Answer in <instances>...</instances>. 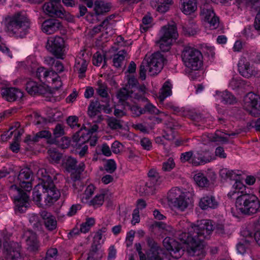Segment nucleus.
<instances>
[{
	"label": "nucleus",
	"mask_w": 260,
	"mask_h": 260,
	"mask_svg": "<svg viewBox=\"0 0 260 260\" xmlns=\"http://www.w3.org/2000/svg\"><path fill=\"white\" fill-rule=\"evenodd\" d=\"M213 229L212 221L204 219L191 226L188 229V233H178V237L182 243L187 245V251L188 254L201 260L206 254L203 241L210 237Z\"/></svg>",
	"instance_id": "nucleus-1"
},
{
	"label": "nucleus",
	"mask_w": 260,
	"mask_h": 260,
	"mask_svg": "<svg viewBox=\"0 0 260 260\" xmlns=\"http://www.w3.org/2000/svg\"><path fill=\"white\" fill-rule=\"evenodd\" d=\"M32 173L30 169H22L14 181V184L9 187V193L13 198L15 205V210L20 213L24 212L29 205V197L27 192H29L32 187L31 180Z\"/></svg>",
	"instance_id": "nucleus-2"
},
{
	"label": "nucleus",
	"mask_w": 260,
	"mask_h": 260,
	"mask_svg": "<svg viewBox=\"0 0 260 260\" xmlns=\"http://www.w3.org/2000/svg\"><path fill=\"white\" fill-rule=\"evenodd\" d=\"M37 175L41 182L34 188L33 201L39 207L50 206L58 200L60 192L45 169H39Z\"/></svg>",
	"instance_id": "nucleus-3"
},
{
	"label": "nucleus",
	"mask_w": 260,
	"mask_h": 260,
	"mask_svg": "<svg viewBox=\"0 0 260 260\" xmlns=\"http://www.w3.org/2000/svg\"><path fill=\"white\" fill-rule=\"evenodd\" d=\"M236 198V207L243 214L252 215L260 212V201L255 195L242 190Z\"/></svg>",
	"instance_id": "nucleus-4"
},
{
	"label": "nucleus",
	"mask_w": 260,
	"mask_h": 260,
	"mask_svg": "<svg viewBox=\"0 0 260 260\" xmlns=\"http://www.w3.org/2000/svg\"><path fill=\"white\" fill-rule=\"evenodd\" d=\"M164 61V57L159 52H155L147 59L143 60L139 69L140 78L142 80L146 79L147 70L150 76L159 73L163 68Z\"/></svg>",
	"instance_id": "nucleus-5"
},
{
	"label": "nucleus",
	"mask_w": 260,
	"mask_h": 260,
	"mask_svg": "<svg viewBox=\"0 0 260 260\" xmlns=\"http://www.w3.org/2000/svg\"><path fill=\"white\" fill-rule=\"evenodd\" d=\"M7 27L10 34L16 38H22L28 32L29 23L24 13L18 12L10 18Z\"/></svg>",
	"instance_id": "nucleus-6"
},
{
	"label": "nucleus",
	"mask_w": 260,
	"mask_h": 260,
	"mask_svg": "<svg viewBox=\"0 0 260 260\" xmlns=\"http://www.w3.org/2000/svg\"><path fill=\"white\" fill-rule=\"evenodd\" d=\"M182 58L185 66L192 70L200 69L203 64V56L199 50L185 46L182 52Z\"/></svg>",
	"instance_id": "nucleus-7"
},
{
	"label": "nucleus",
	"mask_w": 260,
	"mask_h": 260,
	"mask_svg": "<svg viewBox=\"0 0 260 260\" xmlns=\"http://www.w3.org/2000/svg\"><path fill=\"white\" fill-rule=\"evenodd\" d=\"M161 34V36L156 44L162 51H168L171 48L173 39L176 40L178 36L176 25L173 24L163 26Z\"/></svg>",
	"instance_id": "nucleus-8"
},
{
	"label": "nucleus",
	"mask_w": 260,
	"mask_h": 260,
	"mask_svg": "<svg viewBox=\"0 0 260 260\" xmlns=\"http://www.w3.org/2000/svg\"><path fill=\"white\" fill-rule=\"evenodd\" d=\"M243 107L253 117L260 116V97L252 92H249L244 99Z\"/></svg>",
	"instance_id": "nucleus-9"
},
{
	"label": "nucleus",
	"mask_w": 260,
	"mask_h": 260,
	"mask_svg": "<svg viewBox=\"0 0 260 260\" xmlns=\"http://www.w3.org/2000/svg\"><path fill=\"white\" fill-rule=\"evenodd\" d=\"M46 48L57 58L63 59L64 41L62 38L58 36L49 37L46 43Z\"/></svg>",
	"instance_id": "nucleus-10"
},
{
	"label": "nucleus",
	"mask_w": 260,
	"mask_h": 260,
	"mask_svg": "<svg viewBox=\"0 0 260 260\" xmlns=\"http://www.w3.org/2000/svg\"><path fill=\"white\" fill-rule=\"evenodd\" d=\"M5 258L0 260H21V246L17 242L5 241L3 244Z\"/></svg>",
	"instance_id": "nucleus-11"
},
{
	"label": "nucleus",
	"mask_w": 260,
	"mask_h": 260,
	"mask_svg": "<svg viewBox=\"0 0 260 260\" xmlns=\"http://www.w3.org/2000/svg\"><path fill=\"white\" fill-rule=\"evenodd\" d=\"M62 165L68 172L76 174L73 176L75 181L80 178V175L84 171L85 168L84 164L83 162L77 165L76 159L72 156L65 157L63 160Z\"/></svg>",
	"instance_id": "nucleus-12"
},
{
	"label": "nucleus",
	"mask_w": 260,
	"mask_h": 260,
	"mask_svg": "<svg viewBox=\"0 0 260 260\" xmlns=\"http://www.w3.org/2000/svg\"><path fill=\"white\" fill-rule=\"evenodd\" d=\"M238 71L242 77L247 79L257 77L259 72L258 69L250 63L246 57L242 58L239 61Z\"/></svg>",
	"instance_id": "nucleus-13"
},
{
	"label": "nucleus",
	"mask_w": 260,
	"mask_h": 260,
	"mask_svg": "<svg viewBox=\"0 0 260 260\" xmlns=\"http://www.w3.org/2000/svg\"><path fill=\"white\" fill-rule=\"evenodd\" d=\"M163 245L172 257L175 259L181 257L183 254L184 250L182 248L181 244L172 238H165L163 240Z\"/></svg>",
	"instance_id": "nucleus-14"
},
{
	"label": "nucleus",
	"mask_w": 260,
	"mask_h": 260,
	"mask_svg": "<svg viewBox=\"0 0 260 260\" xmlns=\"http://www.w3.org/2000/svg\"><path fill=\"white\" fill-rule=\"evenodd\" d=\"M201 15L209 24L211 29H215L219 25V18L215 15L212 8L208 4L201 7Z\"/></svg>",
	"instance_id": "nucleus-15"
},
{
	"label": "nucleus",
	"mask_w": 260,
	"mask_h": 260,
	"mask_svg": "<svg viewBox=\"0 0 260 260\" xmlns=\"http://www.w3.org/2000/svg\"><path fill=\"white\" fill-rule=\"evenodd\" d=\"M44 12L52 17L63 18L65 17V11L60 5V2H48L44 4Z\"/></svg>",
	"instance_id": "nucleus-16"
},
{
	"label": "nucleus",
	"mask_w": 260,
	"mask_h": 260,
	"mask_svg": "<svg viewBox=\"0 0 260 260\" xmlns=\"http://www.w3.org/2000/svg\"><path fill=\"white\" fill-rule=\"evenodd\" d=\"M23 238L28 250L32 252H36L39 250L40 244L35 232L30 230L26 231L24 233Z\"/></svg>",
	"instance_id": "nucleus-17"
},
{
	"label": "nucleus",
	"mask_w": 260,
	"mask_h": 260,
	"mask_svg": "<svg viewBox=\"0 0 260 260\" xmlns=\"http://www.w3.org/2000/svg\"><path fill=\"white\" fill-rule=\"evenodd\" d=\"M103 106L98 100L91 102L88 106V114L93 119V122L95 123L100 122L103 118L101 115H99L102 110Z\"/></svg>",
	"instance_id": "nucleus-18"
},
{
	"label": "nucleus",
	"mask_w": 260,
	"mask_h": 260,
	"mask_svg": "<svg viewBox=\"0 0 260 260\" xmlns=\"http://www.w3.org/2000/svg\"><path fill=\"white\" fill-rule=\"evenodd\" d=\"M2 97L8 102H13L23 96V93L15 87L4 88L1 90Z\"/></svg>",
	"instance_id": "nucleus-19"
},
{
	"label": "nucleus",
	"mask_w": 260,
	"mask_h": 260,
	"mask_svg": "<svg viewBox=\"0 0 260 260\" xmlns=\"http://www.w3.org/2000/svg\"><path fill=\"white\" fill-rule=\"evenodd\" d=\"M213 159L212 153L209 150L198 151L193 156L191 163L194 166H199L209 162Z\"/></svg>",
	"instance_id": "nucleus-20"
},
{
	"label": "nucleus",
	"mask_w": 260,
	"mask_h": 260,
	"mask_svg": "<svg viewBox=\"0 0 260 260\" xmlns=\"http://www.w3.org/2000/svg\"><path fill=\"white\" fill-rule=\"evenodd\" d=\"M61 27V24L59 21L55 19H48L45 20L41 26L42 31L48 35L55 32Z\"/></svg>",
	"instance_id": "nucleus-21"
},
{
	"label": "nucleus",
	"mask_w": 260,
	"mask_h": 260,
	"mask_svg": "<svg viewBox=\"0 0 260 260\" xmlns=\"http://www.w3.org/2000/svg\"><path fill=\"white\" fill-rule=\"evenodd\" d=\"M26 90L31 95L45 94L47 91L46 88L44 85L39 84L32 80H29L26 82Z\"/></svg>",
	"instance_id": "nucleus-22"
},
{
	"label": "nucleus",
	"mask_w": 260,
	"mask_h": 260,
	"mask_svg": "<svg viewBox=\"0 0 260 260\" xmlns=\"http://www.w3.org/2000/svg\"><path fill=\"white\" fill-rule=\"evenodd\" d=\"M199 206L203 210L215 209L218 206V202L213 196L206 195L201 198Z\"/></svg>",
	"instance_id": "nucleus-23"
},
{
	"label": "nucleus",
	"mask_w": 260,
	"mask_h": 260,
	"mask_svg": "<svg viewBox=\"0 0 260 260\" xmlns=\"http://www.w3.org/2000/svg\"><path fill=\"white\" fill-rule=\"evenodd\" d=\"M41 216L44 220L46 228L49 231H53L57 226V222L55 217L49 212L44 210L41 212Z\"/></svg>",
	"instance_id": "nucleus-24"
},
{
	"label": "nucleus",
	"mask_w": 260,
	"mask_h": 260,
	"mask_svg": "<svg viewBox=\"0 0 260 260\" xmlns=\"http://www.w3.org/2000/svg\"><path fill=\"white\" fill-rule=\"evenodd\" d=\"M197 0H180V9L182 12L189 15L197 9Z\"/></svg>",
	"instance_id": "nucleus-25"
},
{
	"label": "nucleus",
	"mask_w": 260,
	"mask_h": 260,
	"mask_svg": "<svg viewBox=\"0 0 260 260\" xmlns=\"http://www.w3.org/2000/svg\"><path fill=\"white\" fill-rule=\"evenodd\" d=\"M171 2L172 0H150V4L158 12L164 13L169 10Z\"/></svg>",
	"instance_id": "nucleus-26"
},
{
	"label": "nucleus",
	"mask_w": 260,
	"mask_h": 260,
	"mask_svg": "<svg viewBox=\"0 0 260 260\" xmlns=\"http://www.w3.org/2000/svg\"><path fill=\"white\" fill-rule=\"evenodd\" d=\"M247 232L249 236L242 240L237 245V252L242 255L249 249L250 243L254 241V239L252 236V233H249L248 231H247Z\"/></svg>",
	"instance_id": "nucleus-27"
},
{
	"label": "nucleus",
	"mask_w": 260,
	"mask_h": 260,
	"mask_svg": "<svg viewBox=\"0 0 260 260\" xmlns=\"http://www.w3.org/2000/svg\"><path fill=\"white\" fill-rule=\"evenodd\" d=\"M88 62L84 58L78 57L76 58L74 66V70L79 74V77L82 78L85 76V73L87 70Z\"/></svg>",
	"instance_id": "nucleus-28"
},
{
	"label": "nucleus",
	"mask_w": 260,
	"mask_h": 260,
	"mask_svg": "<svg viewBox=\"0 0 260 260\" xmlns=\"http://www.w3.org/2000/svg\"><path fill=\"white\" fill-rule=\"evenodd\" d=\"M84 130L85 131V133L81 128L80 131L76 132L73 136V141L76 142L79 146L88 142L90 137V134L86 131L85 127L84 128Z\"/></svg>",
	"instance_id": "nucleus-29"
},
{
	"label": "nucleus",
	"mask_w": 260,
	"mask_h": 260,
	"mask_svg": "<svg viewBox=\"0 0 260 260\" xmlns=\"http://www.w3.org/2000/svg\"><path fill=\"white\" fill-rule=\"evenodd\" d=\"M111 6L109 4L102 0H97L94 3V11L96 15H103L109 12Z\"/></svg>",
	"instance_id": "nucleus-30"
},
{
	"label": "nucleus",
	"mask_w": 260,
	"mask_h": 260,
	"mask_svg": "<svg viewBox=\"0 0 260 260\" xmlns=\"http://www.w3.org/2000/svg\"><path fill=\"white\" fill-rule=\"evenodd\" d=\"M208 138L210 141L217 144L227 143L229 142L228 138L224 137L222 132L217 131L214 134H209Z\"/></svg>",
	"instance_id": "nucleus-31"
},
{
	"label": "nucleus",
	"mask_w": 260,
	"mask_h": 260,
	"mask_svg": "<svg viewBox=\"0 0 260 260\" xmlns=\"http://www.w3.org/2000/svg\"><path fill=\"white\" fill-rule=\"evenodd\" d=\"M216 94L224 104L231 105L236 102L235 96L228 91L225 90L223 92L216 91Z\"/></svg>",
	"instance_id": "nucleus-32"
},
{
	"label": "nucleus",
	"mask_w": 260,
	"mask_h": 260,
	"mask_svg": "<svg viewBox=\"0 0 260 260\" xmlns=\"http://www.w3.org/2000/svg\"><path fill=\"white\" fill-rule=\"evenodd\" d=\"M222 178H229L230 180L237 181L240 179L241 172L239 170H229L226 169H222L220 172Z\"/></svg>",
	"instance_id": "nucleus-33"
},
{
	"label": "nucleus",
	"mask_w": 260,
	"mask_h": 260,
	"mask_svg": "<svg viewBox=\"0 0 260 260\" xmlns=\"http://www.w3.org/2000/svg\"><path fill=\"white\" fill-rule=\"evenodd\" d=\"M171 84L169 81L165 82L159 92L158 98L160 102H163L168 96L171 95L172 93Z\"/></svg>",
	"instance_id": "nucleus-34"
},
{
	"label": "nucleus",
	"mask_w": 260,
	"mask_h": 260,
	"mask_svg": "<svg viewBox=\"0 0 260 260\" xmlns=\"http://www.w3.org/2000/svg\"><path fill=\"white\" fill-rule=\"evenodd\" d=\"M107 231L106 227H102L101 229L98 230L95 233L92 245H95L96 246L101 247V244L103 243L104 234Z\"/></svg>",
	"instance_id": "nucleus-35"
},
{
	"label": "nucleus",
	"mask_w": 260,
	"mask_h": 260,
	"mask_svg": "<svg viewBox=\"0 0 260 260\" xmlns=\"http://www.w3.org/2000/svg\"><path fill=\"white\" fill-rule=\"evenodd\" d=\"M127 55V53L125 50H122L118 52L113 56V65L116 68H119L121 66L125 57Z\"/></svg>",
	"instance_id": "nucleus-36"
},
{
	"label": "nucleus",
	"mask_w": 260,
	"mask_h": 260,
	"mask_svg": "<svg viewBox=\"0 0 260 260\" xmlns=\"http://www.w3.org/2000/svg\"><path fill=\"white\" fill-rule=\"evenodd\" d=\"M107 124L109 127L113 130L122 129L123 127V121L114 117H111L107 119Z\"/></svg>",
	"instance_id": "nucleus-37"
},
{
	"label": "nucleus",
	"mask_w": 260,
	"mask_h": 260,
	"mask_svg": "<svg viewBox=\"0 0 260 260\" xmlns=\"http://www.w3.org/2000/svg\"><path fill=\"white\" fill-rule=\"evenodd\" d=\"M194 180L197 184L202 187H206L209 185V180L202 173H199L194 176Z\"/></svg>",
	"instance_id": "nucleus-38"
},
{
	"label": "nucleus",
	"mask_w": 260,
	"mask_h": 260,
	"mask_svg": "<svg viewBox=\"0 0 260 260\" xmlns=\"http://www.w3.org/2000/svg\"><path fill=\"white\" fill-rule=\"evenodd\" d=\"M96 90L98 95L101 97L105 99H109L107 92V86L106 84L103 83L101 80L98 82V88Z\"/></svg>",
	"instance_id": "nucleus-39"
},
{
	"label": "nucleus",
	"mask_w": 260,
	"mask_h": 260,
	"mask_svg": "<svg viewBox=\"0 0 260 260\" xmlns=\"http://www.w3.org/2000/svg\"><path fill=\"white\" fill-rule=\"evenodd\" d=\"M171 203L173 204L174 207L182 211H184L188 206V202L185 199L184 194Z\"/></svg>",
	"instance_id": "nucleus-40"
},
{
	"label": "nucleus",
	"mask_w": 260,
	"mask_h": 260,
	"mask_svg": "<svg viewBox=\"0 0 260 260\" xmlns=\"http://www.w3.org/2000/svg\"><path fill=\"white\" fill-rule=\"evenodd\" d=\"M184 194L181 192L180 188L175 187L172 188L168 193V199L169 202H172L174 200L178 199V198L181 197Z\"/></svg>",
	"instance_id": "nucleus-41"
},
{
	"label": "nucleus",
	"mask_w": 260,
	"mask_h": 260,
	"mask_svg": "<svg viewBox=\"0 0 260 260\" xmlns=\"http://www.w3.org/2000/svg\"><path fill=\"white\" fill-rule=\"evenodd\" d=\"M93 64L96 66H100L102 63V67L106 66V59L104 55L99 52H96L93 56Z\"/></svg>",
	"instance_id": "nucleus-42"
},
{
	"label": "nucleus",
	"mask_w": 260,
	"mask_h": 260,
	"mask_svg": "<svg viewBox=\"0 0 260 260\" xmlns=\"http://www.w3.org/2000/svg\"><path fill=\"white\" fill-rule=\"evenodd\" d=\"M183 31L185 35L193 36L198 31V27L195 23L191 22L189 24H186L182 27Z\"/></svg>",
	"instance_id": "nucleus-43"
},
{
	"label": "nucleus",
	"mask_w": 260,
	"mask_h": 260,
	"mask_svg": "<svg viewBox=\"0 0 260 260\" xmlns=\"http://www.w3.org/2000/svg\"><path fill=\"white\" fill-rule=\"evenodd\" d=\"M162 178L159 176L157 177L152 178L149 179L148 181L146 183V185L148 186L149 188H151L152 190L156 189L158 187L162 182Z\"/></svg>",
	"instance_id": "nucleus-44"
},
{
	"label": "nucleus",
	"mask_w": 260,
	"mask_h": 260,
	"mask_svg": "<svg viewBox=\"0 0 260 260\" xmlns=\"http://www.w3.org/2000/svg\"><path fill=\"white\" fill-rule=\"evenodd\" d=\"M95 223V220L93 218H89L86 219L85 222L82 223L80 226V232L86 233L88 232L91 227Z\"/></svg>",
	"instance_id": "nucleus-45"
},
{
	"label": "nucleus",
	"mask_w": 260,
	"mask_h": 260,
	"mask_svg": "<svg viewBox=\"0 0 260 260\" xmlns=\"http://www.w3.org/2000/svg\"><path fill=\"white\" fill-rule=\"evenodd\" d=\"M147 243L150 248L149 253L159 252L161 251L160 246L152 238H148Z\"/></svg>",
	"instance_id": "nucleus-46"
},
{
	"label": "nucleus",
	"mask_w": 260,
	"mask_h": 260,
	"mask_svg": "<svg viewBox=\"0 0 260 260\" xmlns=\"http://www.w3.org/2000/svg\"><path fill=\"white\" fill-rule=\"evenodd\" d=\"M105 194L101 193L96 194L94 198L90 201V205L95 207L102 206L104 201Z\"/></svg>",
	"instance_id": "nucleus-47"
},
{
	"label": "nucleus",
	"mask_w": 260,
	"mask_h": 260,
	"mask_svg": "<svg viewBox=\"0 0 260 260\" xmlns=\"http://www.w3.org/2000/svg\"><path fill=\"white\" fill-rule=\"evenodd\" d=\"M233 188L235 189V190L230 192L228 196H230L231 198L233 196H234L235 194H237V196L241 194V191H240V190L245 188V186L244 184L239 180H237L235 181V183L233 185Z\"/></svg>",
	"instance_id": "nucleus-48"
},
{
	"label": "nucleus",
	"mask_w": 260,
	"mask_h": 260,
	"mask_svg": "<svg viewBox=\"0 0 260 260\" xmlns=\"http://www.w3.org/2000/svg\"><path fill=\"white\" fill-rule=\"evenodd\" d=\"M246 82V81L242 79L240 77L233 78L230 82V87L233 89H236L239 88Z\"/></svg>",
	"instance_id": "nucleus-49"
},
{
	"label": "nucleus",
	"mask_w": 260,
	"mask_h": 260,
	"mask_svg": "<svg viewBox=\"0 0 260 260\" xmlns=\"http://www.w3.org/2000/svg\"><path fill=\"white\" fill-rule=\"evenodd\" d=\"M213 230H215L216 233L222 236L228 235L229 234L227 227L221 223L216 224V226H214Z\"/></svg>",
	"instance_id": "nucleus-50"
},
{
	"label": "nucleus",
	"mask_w": 260,
	"mask_h": 260,
	"mask_svg": "<svg viewBox=\"0 0 260 260\" xmlns=\"http://www.w3.org/2000/svg\"><path fill=\"white\" fill-rule=\"evenodd\" d=\"M144 114L148 113L150 114H158L160 111L156 108L155 106L153 105L151 103L148 102L143 108Z\"/></svg>",
	"instance_id": "nucleus-51"
},
{
	"label": "nucleus",
	"mask_w": 260,
	"mask_h": 260,
	"mask_svg": "<svg viewBox=\"0 0 260 260\" xmlns=\"http://www.w3.org/2000/svg\"><path fill=\"white\" fill-rule=\"evenodd\" d=\"M128 109L131 111L133 117H139L144 114V111L143 110V108L137 105H129L128 106Z\"/></svg>",
	"instance_id": "nucleus-52"
},
{
	"label": "nucleus",
	"mask_w": 260,
	"mask_h": 260,
	"mask_svg": "<svg viewBox=\"0 0 260 260\" xmlns=\"http://www.w3.org/2000/svg\"><path fill=\"white\" fill-rule=\"evenodd\" d=\"M131 92L126 88H122L118 92L117 97L120 101H124L131 98Z\"/></svg>",
	"instance_id": "nucleus-53"
},
{
	"label": "nucleus",
	"mask_w": 260,
	"mask_h": 260,
	"mask_svg": "<svg viewBox=\"0 0 260 260\" xmlns=\"http://www.w3.org/2000/svg\"><path fill=\"white\" fill-rule=\"evenodd\" d=\"M48 74V70L44 67L38 68L36 72V77L42 83H44V80Z\"/></svg>",
	"instance_id": "nucleus-54"
},
{
	"label": "nucleus",
	"mask_w": 260,
	"mask_h": 260,
	"mask_svg": "<svg viewBox=\"0 0 260 260\" xmlns=\"http://www.w3.org/2000/svg\"><path fill=\"white\" fill-rule=\"evenodd\" d=\"M58 78V76L56 72L53 71L52 70H48V74H47V76L44 80V83H53L56 81Z\"/></svg>",
	"instance_id": "nucleus-55"
},
{
	"label": "nucleus",
	"mask_w": 260,
	"mask_h": 260,
	"mask_svg": "<svg viewBox=\"0 0 260 260\" xmlns=\"http://www.w3.org/2000/svg\"><path fill=\"white\" fill-rule=\"evenodd\" d=\"M104 168L108 173H113L116 169V164L113 159H109L105 165Z\"/></svg>",
	"instance_id": "nucleus-56"
},
{
	"label": "nucleus",
	"mask_w": 260,
	"mask_h": 260,
	"mask_svg": "<svg viewBox=\"0 0 260 260\" xmlns=\"http://www.w3.org/2000/svg\"><path fill=\"white\" fill-rule=\"evenodd\" d=\"M136 190L139 192L141 196L148 195L152 191V189L149 188L148 186L146 185V183L137 187Z\"/></svg>",
	"instance_id": "nucleus-57"
},
{
	"label": "nucleus",
	"mask_w": 260,
	"mask_h": 260,
	"mask_svg": "<svg viewBox=\"0 0 260 260\" xmlns=\"http://www.w3.org/2000/svg\"><path fill=\"white\" fill-rule=\"evenodd\" d=\"M175 167V163L172 158L170 157L162 164V169L164 171H170Z\"/></svg>",
	"instance_id": "nucleus-58"
},
{
	"label": "nucleus",
	"mask_w": 260,
	"mask_h": 260,
	"mask_svg": "<svg viewBox=\"0 0 260 260\" xmlns=\"http://www.w3.org/2000/svg\"><path fill=\"white\" fill-rule=\"evenodd\" d=\"M131 98L137 100L138 101H142L146 102L148 101V99L145 97L144 95L141 93L138 90L132 91L131 92Z\"/></svg>",
	"instance_id": "nucleus-59"
},
{
	"label": "nucleus",
	"mask_w": 260,
	"mask_h": 260,
	"mask_svg": "<svg viewBox=\"0 0 260 260\" xmlns=\"http://www.w3.org/2000/svg\"><path fill=\"white\" fill-rule=\"evenodd\" d=\"M53 134L55 138H59L63 136L64 134L63 125L58 123L54 128Z\"/></svg>",
	"instance_id": "nucleus-60"
},
{
	"label": "nucleus",
	"mask_w": 260,
	"mask_h": 260,
	"mask_svg": "<svg viewBox=\"0 0 260 260\" xmlns=\"http://www.w3.org/2000/svg\"><path fill=\"white\" fill-rule=\"evenodd\" d=\"M156 225L159 229H162L165 232V234H167L168 233H172L173 232V228L167 224L161 222L159 221L156 222Z\"/></svg>",
	"instance_id": "nucleus-61"
},
{
	"label": "nucleus",
	"mask_w": 260,
	"mask_h": 260,
	"mask_svg": "<svg viewBox=\"0 0 260 260\" xmlns=\"http://www.w3.org/2000/svg\"><path fill=\"white\" fill-rule=\"evenodd\" d=\"M140 143L143 149L150 150L152 148V143L147 138H143L141 140Z\"/></svg>",
	"instance_id": "nucleus-62"
},
{
	"label": "nucleus",
	"mask_w": 260,
	"mask_h": 260,
	"mask_svg": "<svg viewBox=\"0 0 260 260\" xmlns=\"http://www.w3.org/2000/svg\"><path fill=\"white\" fill-rule=\"evenodd\" d=\"M94 189V186L92 184L88 185L84 191L83 199L84 198L85 199H89L93 194Z\"/></svg>",
	"instance_id": "nucleus-63"
},
{
	"label": "nucleus",
	"mask_w": 260,
	"mask_h": 260,
	"mask_svg": "<svg viewBox=\"0 0 260 260\" xmlns=\"http://www.w3.org/2000/svg\"><path fill=\"white\" fill-rule=\"evenodd\" d=\"M122 147L123 146L121 143L117 141H115L112 144V151L114 153L118 154L120 152Z\"/></svg>",
	"instance_id": "nucleus-64"
}]
</instances>
